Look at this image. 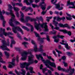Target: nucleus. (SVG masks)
Here are the masks:
<instances>
[{
    "label": "nucleus",
    "instance_id": "1",
    "mask_svg": "<svg viewBox=\"0 0 75 75\" xmlns=\"http://www.w3.org/2000/svg\"><path fill=\"white\" fill-rule=\"evenodd\" d=\"M30 54L31 55L30 56H29L28 58V63H26V62L23 63L21 64V67L22 68H24L25 67H26L25 69L27 70H28V66L30 65L33 64L34 62V60L33 59V58H34L33 55L31 54V52H27L26 51H23L21 54V55L23 57L21 58V60L24 61L26 60L27 55Z\"/></svg>",
    "mask_w": 75,
    "mask_h": 75
},
{
    "label": "nucleus",
    "instance_id": "2",
    "mask_svg": "<svg viewBox=\"0 0 75 75\" xmlns=\"http://www.w3.org/2000/svg\"><path fill=\"white\" fill-rule=\"evenodd\" d=\"M6 15H9V14H11V15L12 16V18L9 20V24L11 26V27H13V28H12L13 31L15 34H16L17 33V30L18 31H20V32H21V33H22V34H23V30L21 29L20 28V27L18 26H15L14 24L13 23V20L14 18V17H15V16L13 14V12L12 10H11L10 11V13H8V12H6Z\"/></svg>",
    "mask_w": 75,
    "mask_h": 75
},
{
    "label": "nucleus",
    "instance_id": "3",
    "mask_svg": "<svg viewBox=\"0 0 75 75\" xmlns=\"http://www.w3.org/2000/svg\"><path fill=\"white\" fill-rule=\"evenodd\" d=\"M35 28H36V30H37L38 31L39 30V28H40V27L39 26V25H41V27H42V28H44V27H43V25H44V30L45 31H48V26H47V23H42V24H40V23H39V24H37V23L36 22H35Z\"/></svg>",
    "mask_w": 75,
    "mask_h": 75
},
{
    "label": "nucleus",
    "instance_id": "4",
    "mask_svg": "<svg viewBox=\"0 0 75 75\" xmlns=\"http://www.w3.org/2000/svg\"><path fill=\"white\" fill-rule=\"evenodd\" d=\"M44 62L45 63V64L46 66L48 68H49L50 70H51L52 71H54V69L52 67H50L48 64H49V65L51 66V67H53L55 68V67H56V66L55 65V63L51 62H50V60H47L45 62L44 61Z\"/></svg>",
    "mask_w": 75,
    "mask_h": 75
},
{
    "label": "nucleus",
    "instance_id": "5",
    "mask_svg": "<svg viewBox=\"0 0 75 75\" xmlns=\"http://www.w3.org/2000/svg\"><path fill=\"white\" fill-rule=\"evenodd\" d=\"M1 42L3 43V45L1 47V48H2V50L4 51L7 50V51H10V50L7 47V45L4 44L5 40H1Z\"/></svg>",
    "mask_w": 75,
    "mask_h": 75
},
{
    "label": "nucleus",
    "instance_id": "6",
    "mask_svg": "<svg viewBox=\"0 0 75 75\" xmlns=\"http://www.w3.org/2000/svg\"><path fill=\"white\" fill-rule=\"evenodd\" d=\"M63 37H64V36L62 35H57V36H54L53 37V38L54 39V42H59V39L58 38H60L62 39H63Z\"/></svg>",
    "mask_w": 75,
    "mask_h": 75
},
{
    "label": "nucleus",
    "instance_id": "7",
    "mask_svg": "<svg viewBox=\"0 0 75 75\" xmlns=\"http://www.w3.org/2000/svg\"><path fill=\"white\" fill-rule=\"evenodd\" d=\"M42 48H43V45H40V48L39 49H38L37 48V46L36 45L34 47V49L33 50L35 52H38L39 51H43Z\"/></svg>",
    "mask_w": 75,
    "mask_h": 75
},
{
    "label": "nucleus",
    "instance_id": "8",
    "mask_svg": "<svg viewBox=\"0 0 75 75\" xmlns=\"http://www.w3.org/2000/svg\"><path fill=\"white\" fill-rule=\"evenodd\" d=\"M34 33H35L36 37L38 38V41H39L40 43H43L44 40H42V38H41L40 36L37 33L35 32H34Z\"/></svg>",
    "mask_w": 75,
    "mask_h": 75
},
{
    "label": "nucleus",
    "instance_id": "9",
    "mask_svg": "<svg viewBox=\"0 0 75 75\" xmlns=\"http://www.w3.org/2000/svg\"><path fill=\"white\" fill-rule=\"evenodd\" d=\"M45 0H41V2L40 4V6H41V8L43 10H45V8H46L45 6H47V4H45V2H44ZM45 4L44 6L42 5V4Z\"/></svg>",
    "mask_w": 75,
    "mask_h": 75
},
{
    "label": "nucleus",
    "instance_id": "10",
    "mask_svg": "<svg viewBox=\"0 0 75 75\" xmlns=\"http://www.w3.org/2000/svg\"><path fill=\"white\" fill-rule=\"evenodd\" d=\"M20 13L21 16V18L20 19V21H21V22H23V23H25V20L24 18V14H23V13H22L21 11H20Z\"/></svg>",
    "mask_w": 75,
    "mask_h": 75
},
{
    "label": "nucleus",
    "instance_id": "11",
    "mask_svg": "<svg viewBox=\"0 0 75 75\" xmlns=\"http://www.w3.org/2000/svg\"><path fill=\"white\" fill-rule=\"evenodd\" d=\"M36 58H37L38 59V60H40V58L42 62H43L44 63H45L44 62V61L45 62L46 61H47V60H46L45 61L43 59V57H42V54H39L38 55H37Z\"/></svg>",
    "mask_w": 75,
    "mask_h": 75
},
{
    "label": "nucleus",
    "instance_id": "12",
    "mask_svg": "<svg viewBox=\"0 0 75 75\" xmlns=\"http://www.w3.org/2000/svg\"><path fill=\"white\" fill-rule=\"evenodd\" d=\"M5 31L6 30L4 29H3V31L4 32L3 34L4 35L6 36L7 35H13V33H12L11 32H8V33H7L5 32Z\"/></svg>",
    "mask_w": 75,
    "mask_h": 75
},
{
    "label": "nucleus",
    "instance_id": "13",
    "mask_svg": "<svg viewBox=\"0 0 75 75\" xmlns=\"http://www.w3.org/2000/svg\"><path fill=\"white\" fill-rule=\"evenodd\" d=\"M62 31L64 33H65L66 34L67 33L68 35H69V36H71V32L70 31H68L65 30H62Z\"/></svg>",
    "mask_w": 75,
    "mask_h": 75
},
{
    "label": "nucleus",
    "instance_id": "14",
    "mask_svg": "<svg viewBox=\"0 0 75 75\" xmlns=\"http://www.w3.org/2000/svg\"><path fill=\"white\" fill-rule=\"evenodd\" d=\"M74 3H75V1L74 2H70V1H68L67 3V6H68L69 5H72L73 6H75Z\"/></svg>",
    "mask_w": 75,
    "mask_h": 75
},
{
    "label": "nucleus",
    "instance_id": "15",
    "mask_svg": "<svg viewBox=\"0 0 75 75\" xmlns=\"http://www.w3.org/2000/svg\"><path fill=\"white\" fill-rule=\"evenodd\" d=\"M55 20H56V16H55L53 20V23L56 27H57V24H58V22H56V21H55Z\"/></svg>",
    "mask_w": 75,
    "mask_h": 75
},
{
    "label": "nucleus",
    "instance_id": "16",
    "mask_svg": "<svg viewBox=\"0 0 75 75\" xmlns=\"http://www.w3.org/2000/svg\"><path fill=\"white\" fill-rule=\"evenodd\" d=\"M60 44L62 45H65V47L67 49V50H69L70 48V47H68V44L67 43H62V42H60Z\"/></svg>",
    "mask_w": 75,
    "mask_h": 75
},
{
    "label": "nucleus",
    "instance_id": "17",
    "mask_svg": "<svg viewBox=\"0 0 75 75\" xmlns=\"http://www.w3.org/2000/svg\"><path fill=\"white\" fill-rule=\"evenodd\" d=\"M67 15L68 16V17H66L67 20H72V18H71V16L70 15V14L67 13H66Z\"/></svg>",
    "mask_w": 75,
    "mask_h": 75
},
{
    "label": "nucleus",
    "instance_id": "18",
    "mask_svg": "<svg viewBox=\"0 0 75 75\" xmlns=\"http://www.w3.org/2000/svg\"><path fill=\"white\" fill-rule=\"evenodd\" d=\"M29 10H30L31 13H32L33 11V9L30 7H28L25 11H29Z\"/></svg>",
    "mask_w": 75,
    "mask_h": 75
},
{
    "label": "nucleus",
    "instance_id": "19",
    "mask_svg": "<svg viewBox=\"0 0 75 75\" xmlns=\"http://www.w3.org/2000/svg\"><path fill=\"white\" fill-rule=\"evenodd\" d=\"M4 53L5 54V55L6 56L7 58H8V57H9V56H10V53L5 51L4 52Z\"/></svg>",
    "mask_w": 75,
    "mask_h": 75
},
{
    "label": "nucleus",
    "instance_id": "20",
    "mask_svg": "<svg viewBox=\"0 0 75 75\" xmlns=\"http://www.w3.org/2000/svg\"><path fill=\"white\" fill-rule=\"evenodd\" d=\"M16 42L14 41V40L12 39L11 40V43L10 47L11 48H13V44H15Z\"/></svg>",
    "mask_w": 75,
    "mask_h": 75
},
{
    "label": "nucleus",
    "instance_id": "21",
    "mask_svg": "<svg viewBox=\"0 0 75 75\" xmlns=\"http://www.w3.org/2000/svg\"><path fill=\"white\" fill-rule=\"evenodd\" d=\"M29 71H30V73L31 74H33V73H34V72L33 71V68L32 67H30L29 68Z\"/></svg>",
    "mask_w": 75,
    "mask_h": 75
},
{
    "label": "nucleus",
    "instance_id": "22",
    "mask_svg": "<svg viewBox=\"0 0 75 75\" xmlns=\"http://www.w3.org/2000/svg\"><path fill=\"white\" fill-rule=\"evenodd\" d=\"M69 69L70 72H72V73H74L75 72V69H71V66H69Z\"/></svg>",
    "mask_w": 75,
    "mask_h": 75
},
{
    "label": "nucleus",
    "instance_id": "23",
    "mask_svg": "<svg viewBox=\"0 0 75 75\" xmlns=\"http://www.w3.org/2000/svg\"><path fill=\"white\" fill-rule=\"evenodd\" d=\"M24 3H26V4L28 6H30L31 4L28 2V0H24Z\"/></svg>",
    "mask_w": 75,
    "mask_h": 75
},
{
    "label": "nucleus",
    "instance_id": "24",
    "mask_svg": "<svg viewBox=\"0 0 75 75\" xmlns=\"http://www.w3.org/2000/svg\"><path fill=\"white\" fill-rule=\"evenodd\" d=\"M22 44L24 45V47H25V48H27V47L26 45L28 44V43L27 42H22Z\"/></svg>",
    "mask_w": 75,
    "mask_h": 75
},
{
    "label": "nucleus",
    "instance_id": "25",
    "mask_svg": "<svg viewBox=\"0 0 75 75\" xmlns=\"http://www.w3.org/2000/svg\"><path fill=\"white\" fill-rule=\"evenodd\" d=\"M15 61H16V59H15V58L14 57L13 59L12 62L11 63V64H12L13 65H15Z\"/></svg>",
    "mask_w": 75,
    "mask_h": 75
},
{
    "label": "nucleus",
    "instance_id": "26",
    "mask_svg": "<svg viewBox=\"0 0 75 75\" xmlns=\"http://www.w3.org/2000/svg\"><path fill=\"white\" fill-rule=\"evenodd\" d=\"M55 6H56V8H59L60 7V2H59L58 4H55Z\"/></svg>",
    "mask_w": 75,
    "mask_h": 75
},
{
    "label": "nucleus",
    "instance_id": "27",
    "mask_svg": "<svg viewBox=\"0 0 75 75\" xmlns=\"http://www.w3.org/2000/svg\"><path fill=\"white\" fill-rule=\"evenodd\" d=\"M22 28H23L24 30H26L27 31H29V29H28V28L27 27L25 26H22Z\"/></svg>",
    "mask_w": 75,
    "mask_h": 75
},
{
    "label": "nucleus",
    "instance_id": "28",
    "mask_svg": "<svg viewBox=\"0 0 75 75\" xmlns=\"http://www.w3.org/2000/svg\"><path fill=\"white\" fill-rule=\"evenodd\" d=\"M31 18L29 16H27L26 17V21H25V22H28V20H30Z\"/></svg>",
    "mask_w": 75,
    "mask_h": 75
},
{
    "label": "nucleus",
    "instance_id": "29",
    "mask_svg": "<svg viewBox=\"0 0 75 75\" xmlns=\"http://www.w3.org/2000/svg\"><path fill=\"white\" fill-rule=\"evenodd\" d=\"M56 19L57 21H61V18L59 16H58L57 17H56Z\"/></svg>",
    "mask_w": 75,
    "mask_h": 75
},
{
    "label": "nucleus",
    "instance_id": "30",
    "mask_svg": "<svg viewBox=\"0 0 75 75\" xmlns=\"http://www.w3.org/2000/svg\"><path fill=\"white\" fill-rule=\"evenodd\" d=\"M22 72L21 73V75H25V71L24 70H21Z\"/></svg>",
    "mask_w": 75,
    "mask_h": 75
},
{
    "label": "nucleus",
    "instance_id": "31",
    "mask_svg": "<svg viewBox=\"0 0 75 75\" xmlns=\"http://www.w3.org/2000/svg\"><path fill=\"white\" fill-rule=\"evenodd\" d=\"M46 40H47V41H48V42H51V41L50 40V37H49V36H46Z\"/></svg>",
    "mask_w": 75,
    "mask_h": 75
},
{
    "label": "nucleus",
    "instance_id": "32",
    "mask_svg": "<svg viewBox=\"0 0 75 75\" xmlns=\"http://www.w3.org/2000/svg\"><path fill=\"white\" fill-rule=\"evenodd\" d=\"M13 9L15 11H16V12H17L19 10V9L18 8L15 7H13Z\"/></svg>",
    "mask_w": 75,
    "mask_h": 75
},
{
    "label": "nucleus",
    "instance_id": "33",
    "mask_svg": "<svg viewBox=\"0 0 75 75\" xmlns=\"http://www.w3.org/2000/svg\"><path fill=\"white\" fill-rule=\"evenodd\" d=\"M32 7H33V8H35L36 7H39V6H38L37 5H36L35 4H32Z\"/></svg>",
    "mask_w": 75,
    "mask_h": 75
},
{
    "label": "nucleus",
    "instance_id": "34",
    "mask_svg": "<svg viewBox=\"0 0 75 75\" xmlns=\"http://www.w3.org/2000/svg\"><path fill=\"white\" fill-rule=\"evenodd\" d=\"M47 71V68H46L42 69V71L43 74H44V73H45V71Z\"/></svg>",
    "mask_w": 75,
    "mask_h": 75
},
{
    "label": "nucleus",
    "instance_id": "35",
    "mask_svg": "<svg viewBox=\"0 0 75 75\" xmlns=\"http://www.w3.org/2000/svg\"><path fill=\"white\" fill-rule=\"evenodd\" d=\"M63 63L64 64V66L65 67H68V64L67 63H66L65 62H63Z\"/></svg>",
    "mask_w": 75,
    "mask_h": 75
},
{
    "label": "nucleus",
    "instance_id": "36",
    "mask_svg": "<svg viewBox=\"0 0 75 75\" xmlns=\"http://www.w3.org/2000/svg\"><path fill=\"white\" fill-rule=\"evenodd\" d=\"M55 0H52L51 2L52 4H55V3H57V0H55V1L54 2V1Z\"/></svg>",
    "mask_w": 75,
    "mask_h": 75
},
{
    "label": "nucleus",
    "instance_id": "37",
    "mask_svg": "<svg viewBox=\"0 0 75 75\" xmlns=\"http://www.w3.org/2000/svg\"><path fill=\"white\" fill-rule=\"evenodd\" d=\"M2 59L1 57H0V62H1V63H3V64H5L6 63V62H4L3 61V60L1 61Z\"/></svg>",
    "mask_w": 75,
    "mask_h": 75
},
{
    "label": "nucleus",
    "instance_id": "38",
    "mask_svg": "<svg viewBox=\"0 0 75 75\" xmlns=\"http://www.w3.org/2000/svg\"><path fill=\"white\" fill-rule=\"evenodd\" d=\"M31 42H32V44H33L35 46L34 47H35V45H37L35 44V42L33 40H32Z\"/></svg>",
    "mask_w": 75,
    "mask_h": 75
},
{
    "label": "nucleus",
    "instance_id": "39",
    "mask_svg": "<svg viewBox=\"0 0 75 75\" xmlns=\"http://www.w3.org/2000/svg\"><path fill=\"white\" fill-rule=\"evenodd\" d=\"M67 54L68 56H70L71 55H72V53L70 52H67Z\"/></svg>",
    "mask_w": 75,
    "mask_h": 75
},
{
    "label": "nucleus",
    "instance_id": "40",
    "mask_svg": "<svg viewBox=\"0 0 75 75\" xmlns=\"http://www.w3.org/2000/svg\"><path fill=\"white\" fill-rule=\"evenodd\" d=\"M8 6L9 8V9H10V10H11V9H12V8H13V7L11 5L8 4Z\"/></svg>",
    "mask_w": 75,
    "mask_h": 75
},
{
    "label": "nucleus",
    "instance_id": "41",
    "mask_svg": "<svg viewBox=\"0 0 75 75\" xmlns=\"http://www.w3.org/2000/svg\"><path fill=\"white\" fill-rule=\"evenodd\" d=\"M59 26L60 27H64V25L62 23H59Z\"/></svg>",
    "mask_w": 75,
    "mask_h": 75
},
{
    "label": "nucleus",
    "instance_id": "42",
    "mask_svg": "<svg viewBox=\"0 0 75 75\" xmlns=\"http://www.w3.org/2000/svg\"><path fill=\"white\" fill-rule=\"evenodd\" d=\"M30 27H31V31L32 32L34 31V27H33V26L32 25H30Z\"/></svg>",
    "mask_w": 75,
    "mask_h": 75
},
{
    "label": "nucleus",
    "instance_id": "43",
    "mask_svg": "<svg viewBox=\"0 0 75 75\" xmlns=\"http://www.w3.org/2000/svg\"><path fill=\"white\" fill-rule=\"evenodd\" d=\"M0 33H2L3 34H3V33H4V32L3 31V30L2 28H0Z\"/></svg>",
    "mask_w": 75,
    "mask_h": 75
},
{
    "label": "nucleus",
    "instance_id": "44",
    "mask_svg": "<svg viewBox=\"0 0 75 75\" xmlns=\"http://www.w3.org/2000/svg\"><path fill=\"white\" fill-rule=\"evenodd\" d=\"M55 50H56V52H58V53H59V54H62V52H61L60 51H58V50H57V49H56Z\"/></svg>",
    "mask_w": 75,
    "mask_h": 75
},
{
    "label": "nucleus",
    "instance_id": "45",
    "mask_svg": "<svg viewBox=\"0 0 75 75\" xmlns=\"http://www.w3.org/2000/svg\"><path fill=\"white\" fill-rule=\"evenodd\" d=\"M15 49L16 50V51H18L19 52L21 51V50L20 49V48H15Z\"/></svg>",
    "mask_w": 75,
    "mask_h": 75
},
{
    "label": "nucleus",
    "instance_id": "46",
    "mask_svg": "<svg viewBox=\"0 0 75 75\" xmlns=\"http://www.w3.org/2000/svg\"><path fill=\"white\" fill-rule=\"evenodd\" d=\"M62 59L64 60V61H65L66 59V57L65 56H64L62 57Z\"/></svg>",
    "mask_w": 75,
    "mask_h": 75
},
{
    "label": "nucleus",
    "instance_id": "47",
    "mask_svg": "<svg viewBox=\"0 0 75 75\" xmlns=\"http://www.w3.org/2000/svg\"><path fill=\"white\" fill-rule=\"evenodd\" d=\"M46 13H45V12L44 11H42V12H41V14L42 15H45Z\"/></svg>",
    "mask_w": 75,
    "mask_h": 75
},
{
    "label": "nucleus",
    "instance_id": "48",
    "mask_svg": "<svg viewBox=\"0 0 75 75\" xmlns=\"http://www.w3.org/2000/svg\"><path fill=\"white\" fill-rule=\"evenodd\" d=\"M18 38H19L20 40H21L22 39V38H21V36L19 35V34H18Z\"/></svg>",
    "mask_w": 75,
    "mask_h": 75
},
{
    "label": "nucleus",
    "instance_id": "49",
    "mask_svg": "<svg viewBox=\"0 0 75 75\" xmlns=\"http://www.w3.org/2000/svg\"><path fill=\"white\" fill-rule=\"evenodd\" d=\"M61 18V20H62L63 21H64V20H65V17H63Z\"/></svg>",
    "mask_w": 75,
    "mask_h": 75
},
{
    "label": "nucleus",
    "instance_id": "50",
    "mask_svg": "<svg viewBox=\"0 0 75 75\" xmlns=\"http://www.w3.org/2000/svg\"><path fill=\"white\" fill-rule=\"evenodd\" d=\"M57 69L59 71H61V70H62V68L60 66H59L57 68Z\"/></svg>",
    "mask_w": 75,
    "mask_h": 75
},
{
    "label": "nucleus",
    "instance_id": "51",
    "mask_svg": "<svg viewBox=\"0 0 75 75\" xmlns=\"http://www.w3.org/2000/svg\"><path fill=\"white\" fill-rule=\"evenodd\" d=\"M48 72L50 74V75H52V72L50 70H48Z\"/></svg>",
    "mask_w": 75,
    "mask_h": 75
},
{
    "label": "nucleus",
    "instance_id": "52",
    "mask_svg": "<svg viewBox=\"0 0 75 75\" xmlns=\"http://www.w3.org/2000/svg\"><path fill=\"white\" fill-rule=\"evenodd\" d=\"M24 39L25 40V41H30V38L28 39L26 38H24Z\"/></svg>",
    "mask_w": 75,
    "mask_h": 75
},
{
    "label": "nucleus",
    "instance_id": "53",
    "mask_svg": "<svg viewBox=\"0 0 75 75\" xmlns=\"http://www.w3.org/2000/svg\"><path fill=\"white\" fill-rule=\"evenodd\" d=\"M16 14L17 17H18L19 16V13H18V12H16Z\"/></svg>",
    "mask_w": 75,
    "mask_h": 75
},
{
    "label": "nucleus",
    "instance_id": "54",
    "mask_svg": "<svg viewBox=\"0 0 75 75\" xmlns=\"http://www.w3.org/2000/svg\"><path fill=\"white\" fill-rule=\"evenodd\" d=\"M16 60L17 62H19V60H18V56H17L16 57Z\"/></svg>",
    "mask_w": 75,
    "mask_h": 75
},
{
    "label": "nucleus",
    "instance_id": "55",
    "mask_svg": "<svg viewBox=\"0 0 75 75\" xmlns=\"http://www.w3.org/2000/svg\"><path fill=\"white\" fill-rule=\"evenodd\" d=\"M7 42L8 44L7 45L8 46H9V44H10V42H9V39H7Z\"/></svg>",
    "mask_w": 75,
    "mask_h": 75
},
{
    "label": "nucleus",
    "instance_id": "56",
    "mask_svg": "<svg viewBox=\"0 0 75 75\" xmlns=\"http://www.w3.org/2000/svg\"><path fill=\"white\" fill-rule=\"evenodd\" d=\"M53 54H54V55L55 56V57L57 56V54H56V53H55V52L54 50L53 51Z\"/></svg>",
    "mask_w": 75,
    "mask_h": 75
},
{
    "label": "nucleus",
    "instance_id": "57",
    "mask_svg": "<svg viewBox=\"0 0 75 75\" xmlns=\"http://www.w3.org/2000/svg\"><path fill=\"white\" fill-rule=\"evenodd\" d=\"M68 25L67 24H66L63 25V27H67V26Z\"/></svg>",
    "mask_w": 75,
    "mask_h": 75
},
{
    "label": "nucleus",
    "instance_id": "58",
    "mask_svg": "<svg viewBox=\"0 0 75 75\" xmlns=\"http://www.w3.org/2000/svg\"><path fill=\"white\" fill-rule=\"evenodd\" d=\"M30 21H34L35 20V19L34 18H30Z\"/></svg>",
    "mask_w": 75,
    "mask_h": 75
},
{
    "label": "nucleus",
    "instance_id": "59",
    "mask_svg": "<svg viewBox=\"0 0 75 75\" xmlns=\"http://www.w3.org/2000/svg\"><path fill=\"white\" fill-rule=\"evenodd\" d=\"M0 37L4 39V37H3V35L2 34H0Z\"/></svg>",
    "mask_w": 75,
    "mask_h": 75
},
{
    "label": "nucleus",
    "instance_id": "60",
    "mask_svg": "<svg viewBox=\"0 0 75 75\" xmlns=\"http://www.w3.org/2000/svg\"><path fill=\"white\" fill-rule=\"evenodd\" d=\"M35 2L36 3H37L38 2H40V0H35Z\"/></svg>",
    "mask_w": 75,
    "mask_h": 75
},
{
    "label": "nucleus",
    "instance_id": "61",
    "mask_svg": "<svg viewBox=\"0 0 75 75\" xmlns=\"http://www.w3.org/2000/svg\"><path fill=\"white\" fill-rule=\"evenodd\" d=\"M56 27L54 28V29H56V30H58L59 29V27H57V26H56Z\"/></svg>",
    "mask_w": 75,
    "mask_h": 75
},
{
    "label": "nucleus",
    "instance_id": "62",
    "mask_svg": "<svg viewBox=\"0 0 75 75\" xmlns=\"http://www.w3.org/2000/svg\"><path fill=\"white\" fill-rule=\"evenodd\" d=\"M52 34H56V31L53 30Z\"/></svg>",
    "mask_w": 75,
    "mask_h": 75
},
{
    "label": "nucleus",
    "instance_id": "63",
    "mask_svg": "<svg viewBox=\"0 0 75 75\" xmlns=\"http://www.w3.org/2000/svg\"><path fill=\"white\" fill-rule=\"evenodd\" d=\"M51 6H48L47 8V10H49V9H50V8H51Z\"/></svg>",
    "mask_w": 75,
    "mask_h": 75
},
{
    "label": "nucleus",
    "instance_id": "64",
    "mask_svg": "<svg viewBox=\"0 0 75 75\" xmlns=\"http://www.w3.org/2000/svg\"><path fill=\"white\" fill-rule=\"evenodd\" d=\"M61 70L63 71V72H65V69H63L62 68Z\"/></svg>",
    "mask_w": 75,
    "mask_h": 75
}]
</instances>
